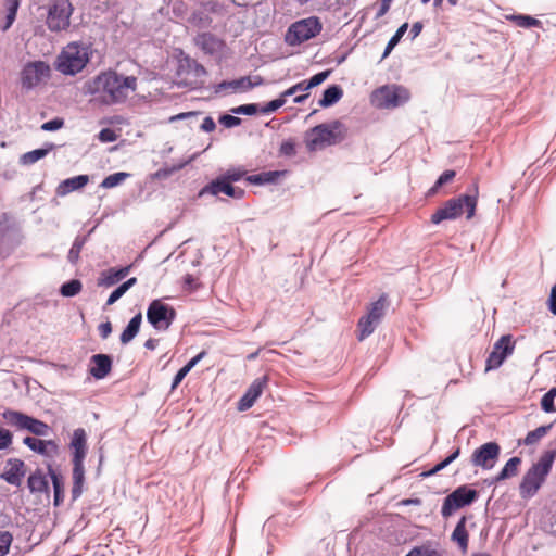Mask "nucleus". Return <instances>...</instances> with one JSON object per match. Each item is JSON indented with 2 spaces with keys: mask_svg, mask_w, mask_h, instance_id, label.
<instances>
[{
  "mask_svg": "<svg viewBox=\"0 0 556 556\" xmlns=\"http://www.w3.org/2000/svg\"><path fill=\"white\" fill-rule=\"evenodd\" d=\"M127 177H129L128 173H124V172L114 173V174L106 176L102 180L100 186L104 189H111V188H114V187L121 185Z\"/></svg>",
  "mask_w": 556,
  "mask_h": 556,
  "instance_id": "58836bf2",
  "label": "nucleus"
},
{
  "mask_svg": "<svg viewBox=\"0 0 556 556\" xmlns=\"http://www.w3.org/2000/svg\"><path fill=\"white\" fill-rule=\"evenodd\" d=\"M245 174H247V172L244 169L230 168V169L226 170V173L224 175H222V177H224L225 179H227L230 182H235V181L240 180Z\"/></svg>",
  "mask_w": 556,
  "mask_h": 556,
  "instance_id": "09e8293b",
  "label": "nucleus"
},
{
  "mask_svg": "<svg viewBox=\"0 0 556 556\" xmlns=\"http://www.w3.org/2000/svg\"><path fill=\"white\" fill-rule=\"evenodd\" d=\"M478 496L476 490L467 485L458 486L451 494H448L441 508V514L444 518L452 516L457 509L471 504Z\"/></svg>",
  "mask_w": 556,
  "mask_h": 556,
  "instance_id": "9d476101",
  "label": "nucleus"
},
{
  "mask_svg": "<svg viewBox=\"0 0 556 556\" xmlns=\"http://www.w3.org/2000/svg\"><path fill=\"white\" fill-rule=\"evenodd\" d=\"M521 458L514 456L507 460L501 472L496 476V481L506 480L517 476Z\"/></svg>",
  "mask_w": 556,
  "mask_h": 556,
  "instance_id": "7c9ffc66",
  "label": "nucleus"
},
{
  "mask_svg": "<svg viewBox=\"0 0 556 556\" xmlns=\"http://www.w3.org/2000/svg\"><path fill=\"white\" fill-rule=\"evenodd\" d=\"M343 126L339 121L320 124L309 129L305 135V144L313 152L327 146L336 144L344 138Z\"/></svg>",
  "mask_w": 556,
  "mask_h": 556,
  "instance_id": "423d86ee",
  "label": "nucleus"
},
{
  "mask_svg": "<svg viewBox=\"0 0 556 556\" xmlns=\"http://www.w3.org/2000/svg\"><path fill=\"white\" fill-rule=\"evenodd\" d=\"M406 99V91L403 88L396 86H384L374 92V102L378 108H395Z\"/></svg>",
  "mask_w": 556,
  "mask_h": 556,
  "instance_id": "4468645a",
  "label": "nucleus"
},
{
  "mask_svg": "<svg viewBox=\"0 0 556 556\" xmlns=\"http://www.w3.org/2000/svg\"><path fill=\"white\" fill-rule=\"evenodd\" d=\"M263 84L264 79L260 75H255L253 77L244 76L239 79H233L230 81H222L218 85V90L232 89L233 91H248Z\"/></svg>",
  "mask_w": 556,
  "mask_h": 556,
  "instance_id": "6ab92c4d",
  "label": "nucleus"
},
{
  "mask_svg": "<svg viewBox=\"0 0 556 556\" xmlns=\"http://www.w3.org/2000/svg\"><path fill=\"white\" fill-rule=\"evenodd\" d=\"M48 154L47 149H36L29 152H26L21 157V163L24 165H31L45 157Z\"/></svg>",
  "mask_w": 556,
  "mask_h": 556,
  "instance_id": "79ce46f5",
  "label": "nucleus"
},
{
  "mask_svg": "<svg viewBox=\"0 0 556 556\" xmlns=\"http://www.w3.org/2000/svg\"><path fill=\"white\" fill-rule=\"evenodd\" d=\"M89 182L88 175H78L72 178H67L59 184L55 189L58 197H65L71 192L83 189Z\"/></svg>",
  "mask_w": 556,
  "mask_h": 556,
  "instance_id": "b1692460",
  "label": "nucleus"
},
{
  "mask_svg": "<svg viewBox=\"0 0 556 556\" xmlns=\"http://www.w3.org/2000/svg\"><path fill=\"white\" fill-rule=\"evenodd\" d=\"M26 473L25 464L17 458H11L7 462L2 479L13 485H20Z\"/></svg>",
  "mask_w": 556,
  "mask_h": 556,
  "instance_id": "aec40b11",
  "label": "nucleus"
},
{
  "mask_svg": "<svg viewBox=\"0 0 556 556\" xmlns=\"http://www.w3.org/2000/svg\"><path fill=\"white\" fill-rule=\"evenodd\" d=\"M20 7V0H5V23L2 26V30H7L16 17V12Z\"/></svg>",
  "mask_w": 556,
  "mask_h": 556,
  "instance_id": "f704fd0d",
  "label": "nucleus"
},
{
  "mask_svg": "<svg viewBox=\"0 0 556 556\" xmlns=\"http://www.w3.org/2000/svg\"><path fill=\"white\" fill-rule=\"evenodd\" d=\"M70 447L73 451L72 496H73V500H77L83 493V486H84V482H85L84 460L87 455V433H86L85 429L77 428L74 430L72 439H71Z\"/></svg>",
  "mask_w": 556,
  "mask_h": 556,
  "instance_id": "20e7f679",
  "label": "nucleus"
},
{
  "mask_svg": "<svg viewBox=\"0 0 556 556\" xmlns=\"http://www.w3.org/2000/svg\"><path fill=\"white\" fill-rule=\"evenodd\" d=\"M406 556H441L435 549L428 546H420L413 548Z\"/></svg>",
  "mask_w": 556,
  "mask_h": 556,
  "instance_id": "a18cd8bd",
  "label": "nucleus"
},
{
  "mask_svg": "<svg viewBox=\"0 0 556 556\" xmlns=\"http://www.w3.org/2000/svg\"><path fill=\"white\" fill-rule=\"evenodd\" d=\"M556 458V451H545L536 463H534L523 475L519 484V493L522 498L533 497L540 488L545 482L549 475L554 460Z\"/></svg>",
  "mask_w": 556,
  "mask_h": 556,
  "instance_id": "7ed1b4c3",
  "label": "nucleus"
},
{
  "mask_svg": "<svg viewBox=\"0 0 556 556\" xmlns=\"http://www.w3.org/2000/svg\"><path fill=\"white\" fill-rule=\"evenodd\" d=\"M286 103V97H282V94L273 101H269L264 108H262V113H271L279 108H281Z\"/></svg>",
  "mask_w": 556,
  "mask_h": 556,
  "instance_id": "8fccbe9b",
  "label": "nucleus"
},
{
  "mask_svg": "<svg viewBox=\"0 0 556 556\" xmlns=\"http://www.w3.org/2000/svg\"><path fill=\"white\" fill-rule=\"evenodd\" d=\"M176 318V311L161 300H153L147 309V319L159 331L167 330Z\"/></svg>",
  "mask_w": 556,
  "mask_h": 556,
  "instance_id": "1a4fd4ad",
  "label": "nucleus"
},
{
  "mask_svg": "<svg viewBox=\"0 0 556 556\" xmlns=\"http://www.w3.org/2000/svg\"><path fill=\"white\" fill-rule=\"evenodd\" d=\"M205 351L200 352L178 370L174 377L172 389L177 388V386L184 380L187 374L205 356Z\"/></svg>",
  "mask_w": 556,
  "mask_h": 556,
  "instance_id": "2f4dec72",
  "label": "nucleus"
},
{
  "mask_svg": "<svg viewBox=\"0 0 556 556\" xmlns=\"http://www.w3.org/2000/svg\"><path fill=\"white\" fill-rule=\"evenodd\" d=\"M232 111L238 114L252 115L257 112V105L256 104H244V105L238 106L237 109H233Z\"/></svg>",
  "mask_w": 556,
  "mask_h": 556,
  "instance_id": "6e6d98bb",
  "label": "nucleus"
},
{
  "mask_svg": "<svg viewBox=\"0 0 556 556\" xmlns=\"http://www.w3.org/2000/svg\"><path fill=\"white\" fill-rule=\"evenodd\" d=\"M323 25L318 17L311 16L292 23L287 33L285 40L289 46L301 45L321 31Z\"/></svg>",
  "mask_w": 556,
  "mask_h": 556,
  "instance_id": "0eeeda50",
  "label": "nucleus"
},
{
  "mask_svg": "<svg viewBox=\"0 0 556 556\" xmlns=\"http://www.w3.org/2000/svg\"><path fill=\"white\" fill-rule=\"evenodd\" d=\"M90 375L96 379L105 378L112 370V358L106 354H96L90 359Z\"/></svg>",
  "mask_w": 556,
  "mask_h": 556,
  "instance_id": "5701e85b",
  "label": "nucleus"
},
{
  "mask_svg": "<svg viewBox=\"0 0 556 556\" xmlns=\"http://www.w3.org/2000/svg\"><path fill=\"white\" fill-rule=\"evenodd\" d=\"M280 155L283 156H294L296 153L295 143L293 140H286L280 144L279 148Z\"/></svg>",
  "mask_w": 556,
  "mask_h": 556,
  "instance_id": "49530a36",
  "label": "nucleus"
},
{
  "mask_svg": "<svg viewBox=\"0 0 556 556\" xmlns=\"http://www.w3.org/2000/svg\"><path fill=\"white\" fill-rule=\"evenodd\" d=\"M131 267L132 265H128L121 268L111 267L106 270H103L98 278L97 285L99 287L105 288L112 287L127 277L131 270Z\"/></svg>",
  "mask_w": 556,
  "mask_h": 556,
  "instance_id": "412c9836",
  "label": "nucleus"
},
{
  "mask_svg": "<svg viewBox=\"0 0 556 556\" xmlns=\"http://www.w3.org/2000/svg\"><path fill=\"white\" fill-rule=\"evenodd\" d=\"M86 238L77 237L68 252L67 258L72 264H76L79 260L80 252L85 245Z\"/></svg>",
  "mask_w": 556,
  "mask_h": 556,
  "instance_id": "37998d69",
  "label": "nucleus"
},
{
  "mask_svg": "<svg viewBox=\"0 0 556 556\" xmlns=\"http://www.w3.org/2000/svg\"><path fill=\"white\" fill-rule=\"evenodd\" d=\"M64 122L61 118H54L49 122H46L41 125V129L46 131H54L62 128Z\"/></svg>",
  "mask_w": 556,
  "mask_h": 556,
  "instance_id": "864d4df0",
  "label": "nucleus"
},
{
  "mask_svg": "<svg viewBox=\"0 0 556 556\" xmlns=\"http://www.w3.org/2000/svg\"><path fill=\"white\" fill-rule=\"evenodd\" d=\"M24 444H26L31 451L41 454L47 457H53L59 452L58 444L52 440H41L34 437H26L23 440Z\"/></svg>",
  "mask_w": 556,
  "mask_h": 556,
  "instance_id": "4be33fe9",
  "label": "nucleus"
},
{
  "mask_svg": "<svg viewBox=\"0 0 556 556\" xmlns=\"http://www.w3.org/2000/svg\"><path fill=\"white\" fill-rule=\"evenodd\" d=\"M452 540L458 545L463 553L467 552L469 534L466 529V517H462L457 522L452 533Z\"/></svg>",
  "mask_w": 556,
  "mask_h": 556,
  "instance_id": "393cba45",
  "label": "nucleus"
},
{
  "mask_svg": "<svg viewBox=\"0 0 556 556\" xmlns=\"http://www.w3.org/2000/svg\"><path fill=\"white\" fill-rule=\"evenodd\" d=\"M83 289V283L78 279H72L61 286L60 293L63 296L71 298L77 295Z\"/></svg>",
  "mask_w": 556,
  "mask_h": 556,
  "instance_id": "e433bc0d",
  "label": "nucleus"
},
{
  "mask_svg": "<svg viewBox=\"0 0 556 556\" xmlns=\"http://www.w3.org/2000/svg\"><path fill=\"white\" fill-rule=\"evenodd\" d=\"M216 128L215 122L212 117L207 116L203 119V123L201 125V129L211 132Z\"/></svg>",
  "mask_w": 556,
  "mask_h": 556,
  "instance_id": "0e129e2a",
  "label": "nucleus"
},
{
  "mask_svg": "<svg viewBox=\"0 0 556 556\" xmlns=\"http://www.w3.org/2000/svg\"><path fill=\"white\" fill-rule=\"evenodd\" d=\"M50 75V67L42 61L30 62L25 65L22 72V83L26 88L39 85Z\"/></svg>",
  "mask_w": 556,
  "mask_h": 556,
  "instance_id": "2eb2a0df",
  "label": "nucleus"
},
{
  "mask_svg": "<svg viewBox=\"0 0 556 556\" xmlns=\"http://www.w3.org/2000/svg\"><path fill=\"white\" fill-rule=\"evenodd\" d=\"M12 442V433L9 430L2 429V448L8 447Z\"/></svg>",
  "mask_w": 556,
  "mask_h": 556,
  "instance_id": "69168bd1",
  "label": "nucleus"
},
{
  "mask_svg": "<svg viewBox=\"0 0 556 556\" xmlns=\"http://www.w3.org/2000/svg\"><path fill=\"white\" fill-rule=\"evenodd\" d=\"M90 60L89 47L71 42L59 54L55 66L64 75H75L81 72Z\"/></svg>",
  "mask_w": 556,
  "mask_h": 556,
  "instance_id": "39448f33",
  "label": "nucleus"
},
{
  "mask_svg": "<svg viewBox=\"0 0 556 556\" xmlns=\"http://www.w3.org/2000/svg\"><path fill=\"white\" fill-rule=\"evenodd\" d=\"M13 536L9 532H2V556L9 552V547L12 543Z\"/></svg>",
  "mask_w": 556,
  "mask_h": 556,
  "instance_id": "bf43d9fd",
  "label": "nucleus"
},
{
  "mask_svg": "<svg viewBox=\"0 0 556 556\" xmlns=\"http://www.w3.org/2000/svg\"><path fill=\"white\" fill-rule=\"evenodd\" d=\"M48 471L54 489V505L59 506L64 498V486L62 477L54 469H52L51 466H49Z\"/></svg>",
  "mask_w": 556,
  "mask_h": 556,
  "instance_id": "473e14b6",
  "label": "nucleus"
},
{
  "mask_svg": "<svg viewBox=\"0 0 556 556\" xmlns=\"http://www.w3.org/2000/svg\"><path fill=\"white\" fill-rule=\"evenodd\" d=\"M548 309L556 316V285L552 287L551 294L547 301Z\"/></svg>",
  "mask_w": 556,
  "mask_h": 556,
  "instance_id": "13d9d810",
  "label": "nucleus"
},
{
  "mask_svg": "<svg viewBox=\"0 0 556 556\" xmlns=\"http://www.w3.org/2000/svg\"><path fill=\"white\" fill-rule=\"evenodd\" d=\"M556 397V388H552L547 393H545L541 400V407L545 413H554L556 412V407L554 405V400Z\"/></svg>",
  "mask_w": 556,
  "mask_h": 556,
  "instance_id": "c03bdc74",
  "label": "nucleus"
},
{
  "mask_svg": "<svg viewBox=\"0 0 556 556\" xmlns=\"http://www.w3.org/2000/svg\"><path fill=\"white\" fill-rule=\"evenodd\" d=\"M219 122L220 124H223L225 127H235V126H238L240 124V118L239 117H236V116H232V115H223L220 118H219Z\"/></svg>",
  "mask_w": 556,
  "mask_h": 556,
  "instance_id": "5fc2aeb1",
  "label": "nucleus"
},
{
  "mask_svg": "<svg viewBox=\"0 0 556 556\" xmlns=\"http://www.w3.org/2000/svg\"><path fill=\"white\" fill-rule=\"evenodd\" d=\"M479 195L478 182L475 181L470 193L447 200L443 206L431 215V223L440 224L446 219H456L466 214L467 219L475 216Z\"/></svg>",
  "mask_w": 556,
  "mask_h": 556,
  "instance_id": "f03ea898",
  "label": "nucleus"
},
{
  "mask_svg": "<svg viewBox=\"0 0 556 556\" xmlns=\"http://www.w3.org/2000/svg\"><path fill=\"white\" fill-rule=\"evenodd\" d=\"M378 324L379 321L376 319H371V317L368 314L361 317L357 323L358 340L363 341L364 339L369 337L375 331Z\"/></svg>",
  "mask_w": 556,
  "mask_h": 556,
  "instance_id": "cd10ccee",
  "label": "nucleus"
},
{
  "mask_svg": "<svg viewBox=\"0 0 556 556\" xmlns=\"http://www.w3.org/2000/svg\"><path fill=\"white\" fill-rule=\"evenodd\" d=\"M306 80L300 81L282 92V97L293 96L299 91H307Z\"/></svg>",
  "mask_w": 556,
  "mask_h": 556,
  "instance_id": "603ef678",
  "label": "nucleus"
},
{
  "mask_svg": "<svg viewBox=\"0 0 556 556\" xmlns=\"http://www.w3.org/2000/svg\"><path fill=\"white\" fill-rule=\"evenodd\" d=\"M86 93L102 104L113 105L125 102L137 89V77L124 76L116 71L101 72L86 86Z\"/></svg>",
  "mask_w": 556,
  "mask_h": 556,
  "instance_id": "f257e3e1",
  "label": "nucleus"
},
{
  "mask_svg": "<svg viewBox=\"0 0 556 556\" xmlns=\"http://www.w3.org/2000/svg\"><path fill=\"white\" fill-rule=\"evenodd\" d=\"M460 454V447H457L450 456H447L444 460L437 464L432 469L422 472L421 477H430L439 472L440 470L447 467L452 462H454Z\"/></svg>",
  "mask_w": 556,
  "mask_h": 556,
  "instance_id": "4c0bfd02",
  "label": "nucleus"
},
{
  "mask_svg": "<svg viewBox=\"0 0 556 556\" xmlns=\"http://www.w3.org/2000/svg\"><path fill=\"white\" fill-rule=\"evenodd\" d=\"M232 182L228 181L224 177L219 176L206 185L200 192V195L210 193L212 195H218L224 193L232 199H241L244 195V190L239 187H233Z\"/></svg>",
  "mask_w": 556,
  "mask_h": 556,
  "instance_id": "dca6fc26",
  "label": "nucleus"
},
{
  "mask_svg": "<svg viewBox=\"0 0 556 556\" xmlns=\"http://www.w3.org/2000/svg\"><path fill=\"white\" fill-rule=\"evenodd\" d=\"M98 329H99V333H100L101 338L106 339L112 332V325L110 321L102 323V324H100Z\"/></svg>",
  "mask_w": 556,
  "mask_h": 556,
  "instance_id": "680f3d73",
  "label": "nucleus"
},
{
  "mask_svg": "<svg viewBox=\"0 0 556 556\" xmlns=\"http://www.w3.org/2000/svg\"><path fill=\"white\" fill-rule=\"evenodd\" d=\"M329 75H330L329 70L315 74L313 77H311L309 80H306L307 88L311 89L313 87L320 85L328 78Z\"/></svg>",
  "mask_w": 556,
  "mask_h": 556,
  "instance_id": "de8ad7c7",
  "label": "nucleus"
},
{
  "mask_svg": "<svg viewBox=\"0 0 556 556\" xmlns=\"http://www.w3.org/2000/svg\"><path fill=\"white\" fill-rule=\"evenodd\" d=\"M193 71H194L195 76H198V77L205 76L207 73L205 67L197 62L193 63Z\"/></svg>",
  "mask_w": 556,
  "mask_h": 556,
  "instance_id": "338daca9",
  "label": "nucleus"
},
{
  "mask_svg": "<svg viewBox=\"0 0 556 556\" xmlns=\"http://www.w3.org/2000/svg\"><path fill=\"white\" fill-rule=\"evenodd\" d=\"M407 28H408V24L407 23H404L403 25H401L397 28V30L395 31V34L391 37V43L395 42L397 45L399 41L401 40V38L406 33Z\"/></svg>",
  "mask_w": 556,
  "mask_h": 556,
  "instance_id": "052dcab7",
  "label": "nucleus"
},
{
  "mask_svg": "<svg viewBox=\"0 0 556 556\" xmlns=\"http://www.w3.org/2000/svg\"><path fill=\"white\" fill-rule=\"evenodd\" d=\"M28 488L31 492H48L49 482L46 476L37 470L28 477Z\"/></svg>",
  "mask_w": 556,
  "mask_h": 556,
  "instance_id": "c756f323",
  "label": "nucleus"
},
{
  "mask_svg": "<svg viewBox=\"0 0 556 556\" xmlns=\"http://www.w3.org/2000/svg\"><path fill=\"white\" fill-rule=\"evenodd\" d=\"M194 43L205 54L214 56L220 55L226 48L225 40L208 31L198 34Z\"/></svg>",
  "mask_w": 556,
  "mask_h": 556,
  "instance_id": "f3484780",
  "label": "nucleus"
},
{
  "mask_svg": "<svg viewBox=\"0 0 556 556\" xmlns=\"http://www.w3.org/2000/svg\"><path fill=\"white\" fill-rule=\"evenodd\" d=\"M74 8L70 0H51L47 15V26L51 31H61L70 27Z\"/></svg>",
  "mask_w": 556,
  "mask_h": 556,
  "instance_id": "6e6552de",
  "label": "nucleus"
},
{
  "mask_svg": "<svg viewBox=\"0 0 556 556\" xmlns=\"http://www.w3.org/2000/svg\"><path fill=\"white\" fill-rule=\"evenodd\" d=\"M552 428V424L547 426H541L530 432H528L527 437L525 438V444L526 445H532L535 444L539 440H541L548 430Z\"/></svg>",
  "mask_w": 556,
  "mask_h": 556,
  "instance_id": "a19ab883",
  "label": "nucleus"
},
{
  "mask_svg": "<svg viewBox=\"0 0 556 556\" xmlns=\"http://www.w3.org/2000/svg\"><path fill=\"white\" fill-rule=\"evenodd\" d=\"M286 174L285 170H270L264 172L256 175H251L247 177V181L252 185H264L275 182L279 177Z\"/></svg>",
  "mask_w": 556,
  "mask_h": 556,
  "instance_id": "c85d7f7f",
  "label": "nucleus"
},
{
  "mask_svg": "<svg viewBox=\"0 0 556 556\" xmlns=\"http://www.w3.org/2000/svg\"><path fill=\"white\" fill-rule=\"evenodd\" d=\"M3 418L18 429H27L36 435H47L49 426L41 420L35 419L17 412H5Z\"/></svg>",
  "mask_w": 556,
  "mask_h": 556,
  "instance_id": "9b49d317",
  "label": "nucleus"
},
{
  "mask_svg": "<svg viewBox=\"0 0 556 556\" xmlns=\"http://www.w3.org/2000/svg\"><path fill=\"white\" fill-rule=\"evenodd\" d=\"M98 138L101 142L108 143V142H114L117 139L116 132L111 128H103L99 135Z\"/></svg>",
  "mask_w": 556,
  "mask_h": 556,
  "instance_id": "3c124183",
  "label": "nucleus"
},
{
  "mask_svg": "<svg viewBox=\"0 0 556 556\" xmlns=\"http://www.w3.org/2000/svg\"><path fill=\"white\" fill-rule=\"evenodd\" d=\"M267 382L268 378L266 376L255 379L250 384L243 396L239 400L237 407L238 410L244 412L251 408L256 400L262 395L264 389L267 386Z\"/></svg>",
  "mask_w": 556,
  "mask_h": 556,
  "instance_id": "a211bd4d",
  "label": "nucleus"
},
{
  "mask_svg": "<svg viewBox=\"0 0 556 556\" xmlns=\"http://www.w3.org/2000/svg\"><path fill=\"white\" fill-rule=\"evenodd\" d=\"M141 321H142L141 313H138L136 316H134L130 319L127 327L124 329V331L121 334V342L123 344L129 343L138 334L140 326H141Z\"/></svg>",
  "mask_w": 556,
  "mask_h": 556,
  "instance_id": "bb28decb",
  "label": "nucleus"
},
{
  "mask_svg": "<svg viewBox=\"0 0 556 556\" xmlns=\"http://www.w3.org/2000/svg\"><path fill=\"white\" fill-rule=\"evenodd\" d=\"M515 343L510 334L502 336L493 345L485 362V370L498 368L508 355L514 352Z\"/></svg>",
  "mask_w": 556,
  "mask_h": 556,
  "instance_id": "ddd939ff",
  "label": "nucleus"
},
{
  "mask_svg": "<svg viewBox=\"0 0 556 556\" xmlns=\"http://www.w3.org/2000/svg\"><path fill=\"white\" fill-rule=\"evenodd\" d=\"M387 304V295L382 294L376 302L370 304L367 314L371 317V319H376L380 323L384 315Z\"/></svg>",
  "mask_w": 556,
  "mask_h": 556,
  "instance_id": "72a5a7b5",
  "label": "nucleus"
},
{
  "mask_svg": "<svg viewBox=\"0 0 556 556\" xmlns=\"http://www.w3.org/2000/svg\"><path fill=\"white\" fill-rule=\"evenodd\" d=\"M125 290L122 288V286L119 285L111 294L110 296L106 300V305L110 306V305H113L117 300H119L124 294H125Z\"/></svg>",
  "mask_w": 556,
  "mask_h": 556,
  "instance_id": "4d7b16f0",
  "label": "nucleus"
},
{
  "mask_svg": "<svg viewBox=\"0 0 556 556\" xmlns=\"http://www.w3.org/2000/svg\"><path fill=\"white\" fill-rule=\"evenodd\" d=\"M456 176V172L453 169L445 170L435 181V184L429 189L428 195H434L439 189L445 184L451 182Z\"/></svg>",
  "mask_w": 556,
  "mask_h": 556,
  "instance_id": "ea45409f",
  "label": "nucleus"
},
{
  "mask_svg": "<svg viewBox=\"0 0 556 556\" xmlns=\"http://www.w3.org/2000/svg\"><path fill=\"white\" fill-rule=\"evenodd\" d=\"M343 96V90L338 85H332L328 87L324 93L321 99L318 101L319 106L328 108L337 103Z\"/></svg>",
  "mask_w": 556,
  "mask_h": 556,
  "instance_id": "a878e982",
  "label": "nucleus"
},
{
  "mask_svg": "<svg viewBox=\"0 0 556 556\" xmlns=\"http://www.w3.org/2000/svg\"><path fill=\"white\" fill-rule=\"evenodd\" d=\"M422 30V24L420 22H416L413 24L410 28V35L413 38H416Z\"/></svg>",
  "mask_w": 556,
  "mask_h": 556,
  "instance_id": "774afa93",
  "label": "nucleus"
},
{
  "mask_svg": "<svg viewBox=\"0 0 556 556\" xmlns=\"http://www.w3.org/2000/svg\"><path fill=\"white\" fill-rule=\"evenodd\" d=\"M392 0H381L376 17H382L390 9Z\"/></svg>",
  "mask_w": 556,
  "mask_h": 556,
  "instance_id": "e2e57ef3",
  "label": "nucleus"
},
{
  "mask_svg": "<svg viewBox=\"0 0 556 556\" xmlns=\"http://www.w3.org/2000/svg\"><path fill=\"white\" fill-rule=\"evenodd\" d=\"M501 446L496 442H488L476 448L471 455V464L484 470L492 469L498 460Z\"/></svg>",
  "mask_w": 556,
  "mask_h": 556,
  "instance_id": "f8f14e48",
  "label": "nucleus"
},
{
  "mask_svg": "<svg viewBox=\"0 0 556 556\" xmlns=\"http://www.w3.org/2000/svg\"><path fill=\"white\" fill-rule=\"evenodd\" d=\"M518 27L530 28V27H542V22L529 15H513L509 17Z\"/></svg>",
  "mask_w": 556,
  "mask_h": 556,
  "instance_id": "c9c22d12",
  "label": "nucleus"
}]
</instances>
